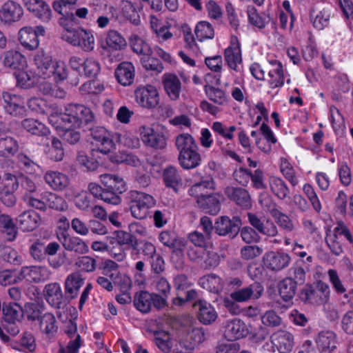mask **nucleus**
<instances>
[{
    "label": "nucleus",
    "instance_id": "obj_1",
    "mask_svg": "<svg viewBox=\"0 0 353 353\" xmlns=\"http://www.w3.org/2000/svg\"><path fill=\"white\" fill-rule=\"evenodd\" d=\"M55 119H57V121H61V123L65 125L80 127L83 124H88L92 121L94 115L90 108L83 105L70 104L65 108L63 113L52 115L50 121L53 122Z\"/></svg>",
    "mask_w": 353,
    "mask_h": 353
},
{
    "label": "nucleus",
    "instance_id": "obj_2",
    "mask_svg": "<svg viewBox=\"0 0 353 353\" xmlns=\"http://www.w3.org/2000/svg\"><path fill=\"white\" fill-rule=\"evenodd\" d=\"M130 209L133 217L143 219L149 214V210L154 207L156 201L154 197L143 192L132 190L129 193Z\"/></svg>",
    "mask_w": 353,
    "mask_h": 353
},
{
    "label": "nucleus",
    "instance_id": "obj_3",
    "mask_svg": "<svg viewBox=\"0 0 353 353\" xmlns=\"http://www.w3.org/2000/svg\"><path fill=\"white\" fill-rule=\"evenodd\" d=\"M133 303L136 309L143 314L150 312L152 306L157 310H161L168 306V301L160 297L158 293L145 290H141L135 294Z\"/></svg>",
    "mask_w": 353,
    "mask_h": 353
},
{
    "label": "nucleus",
    "instance_id": "obj_4",
    "mask_svg": "<svg viewBox=\"0 0 353 353\" xmlns=\"http://www.w3.org/2000/svg\"><path fill=\"white\" fill-rule=\"evenodd\" d=\"M19 183V180L15 175L11 173L4 174L3 186L0 188V201L6 207L12 208L15 205L17 197L14 193L18 189Z\"/></svg>",
    "mask_w": 353,
    "mask_h": 353
},
{
    "label": "nucleus",
    "instance_id": "obj_5",
    "mask_svg": "<svg viewBox=\"0 0 353 353\" xmlns=\"http://www.w3.org/2000/svg\"><path fill=\"white\" fill-rule=\"evenodd\" d=\"M241 225V220L239 216H233L231 219L227 216H222L215 221L214 230L219 236L234 238L239 232Z\"/></svg>",
    "mask_w": 353,
    "mask_h": 353
},
{
    "label": "nucleus",
    "instance_id": "obj_6",
    "mask_svg": "<svg viewBox=\"0 0 353 353\" xmlns=\"http://www.w3.org/2000/svg\"><path fill=\"white\" fill-rule=\"evenodd\" d=\"M45 28L42 26L23 27L19 32V40L21 44L28 50L37 49L39 44V36H43Z\"/></svg>",
    "mask_w": 353,
    "mask_h": 353
},
{
    "label": "nucleus",
    "instance_id": "obj_7",
    "mask_svg": "<svg viewBox=\"0 0 353 353\" xmlns=\"http://www.w3.org/2000/svg\"><path fill=\"white\" fill-rule=\"evenodd\" d=\"M90 135L97 145V150L108 154L114 149V143L110 133L103 127L95 126L90 128Z\"/></svg>",
    "mask_w": 353,
    "mask_h": 353
},
{
    "label": "nucleus",
    "instance_id": "obj_8",
    "mask_svg": "<svg viewBox=\"0 0 353 353\" xmlns=\"http://www.w3.org/2000/svg\"><path fill=\"white\" fill-rule=\"evenodd\" d=\"M263 263L272 272H279L287 268L291 261L290 255L281 251H269L263 256Z\"/></svg>",
    "mask_w": 353,
    "mask_h": 353
},
{
    "label": "nucleus",
    "instance_id": "obj_9",
    "mask_svg": "<svg viewBox=\"0 0 353 353\" xmlns=\"http://www.w3.org/2000/svg\"><path fill=\"white\" fill-rule=\"evenodd\" d=\"M134 95L137 102L143 108H154L159 103L157 90L152 85L137 88Z\"/></svg>",
    "mask_w": 353,
    "mask_h": 353
},
{
    "label": "nucleus",
    "instance_id": "obj_10",
    "mask_svg": "<svg viewBox=\"0 0 353 353\" xmlns=\"http://www.w3.org/2000/svg\"><path fill=\"white\" fill-rule=\"evenodd\" d=\"M263 290L261 283L254 281L246 287L232 292L230 297L237 302H245L250 299L256 300L262 296Z\"/></svg>",
    "mask_w": 353,
    "mask_h": 353
},
{
    "label": "nucleus",
    "instance_id": "obj_11",
    "mask_svg": "<svg viewBox=\"0 0 353 353\" xmlns=\"http://www.w3.org/2000/svg\"><path fill=\"white\" fill-rule=\"evenodd\" d=\"M43 292L46 300L53 307L63 309L66 306L68 297H64L59 283H51L47 284Z\"/></svg>",
    "mask_w": 353,
    "mask_h": 353
},
{
    "label": "nucleus",
    "instance_id": "obj_12",
    "mask_svg": "<svg viewBox=\"0 0 353 353\" xmlns=\"http://www.w3.org/2000/svg\"><path fill=\"white\" fill-rule=\"evenodd\" d=\"M273 347H276L280 353H289L294 345V337L288 331L279 330L270 336Z\"/></svg>",
    "mask_w": 353,
    "mask_h": 353
},
{
    "label": "nucleus",
    "instance_id": "obj_13",
    "mask_svg": "<svg viewBox=\"0 0 353 353\" xmlns=\"http://www.w3.org/2000/svg\"><path fill=\"white\" fill-rule=\"evenodd\" d=\"M88 190L94 198L99 199L104 202L111 205H118L121 203L120 194L111 190H105L96 183H90Z\"/></svg>",
    "mask_w": 353,
    "mask_h": 353
},
{
    "label": "nucleus",
    "instance_id": "obj_14",
    "mask_svg": "<svg viewBox=\"0 0 353 353\" xmlns=\"http://www.w3.org/2000/svg\"><path fill=\"white\" fill-rule=\"evenodd\" d=\"M141 139L147 145L155 149H163L167 145L166 138L162 133H158L150 128L141 127Z\"/></svg>",
    "mask_w": 353,
    "mask_h": 353
},
{
    "label": "nucleus",
    "instance_id": "obj_15",
    "mask_svg": "<svg viewBox=\"0 0 353 353\" xmlns=\"http://www.w3.org/2000/svg\"><path fill=\"white\" fill-rule=\"evenodd\" d=\"M26 8L43 22H48L52 18L50 6L43 0H23Z\"/></svg>",
    "mask_w": 353,
    "mask_h": 353
},
{
    "label": "nucleus",
    "instance_id": "obj_16",
    "mask_svg": "<svg viewBox=\"0 0 353 353\" xmlns=\"http://www.w3.org/2000/svg\"><path fill=\"white\" fill-rule=\"evenodd\" d=\"M23 15L21 6L15 1L6 2L0 9V20L4 23L19 21Z\"/></svg>",
    "mask_w": 353,
    "mask_h": 353
},
{
    "label": "nucleus",
    "instance_id": "obj_17",
    "mask_svg": "<svg viewBox=\"0 0 353 353\" xmlns=\"http://www.w3.org/2000/svg\"><path fill=\"white\" fill-rule=\"evenodd\" d=\"M316 343L321 353H335L337 337L332 331H322L316 338Z\"/></svg>",
    "mask_w": 353,
    "mask_h": 353
},
{
    "label": "nucleus",
    "instance_id": "obj_18",
    "mask_svg": "<svg viewBox=\"0 0 353 353\" xmlns=\"http://www.w3.org/2000/svg\"><path fill=\"white\" fill-rule=\"evenodd\" d=\"M143 8L140 0H125L123 1L122 13L132 24L139 26L141 23L139 12Z\"/></svg>",
    "mask_w": 353,
    "mask_h": 353
},
{
    "label": "nucleus",
    "instance_id": "obj_19",
    "mask_svg": "<svg viewBox=\"0 0 353 353\" xmlns=\"http://www.w3.org/2000/svg\"><path fill=\"white\" fill-rule=\"evenodd\" d=\"M59 240L66 250L79 254H83L89 251V247L85 241L78 236H71L66 233H62Z\"/></svg>",
    "mask_w": 353,
    "mask_h": 353
},
{
    "label": "nucleus",
    "instance_id": "obj_20",
    "mask_svg": "<svg viewBox=\"0 0 353 353\" xmlns=\"http://www.w3.org/2000/svg\"><path fill=\"white\" fill-rule=\"evenodd\" d=\"M198 307L197 319L204 325H210L215 321L217 313L212 305L203 299H199L193 304Z\"/></svg>",
    "mask_w": 353,
    "mask_h": 353
},
{
    "label": "nucleus",
    "instance_id": "obj_21",
    "mask_svg": "<svg viewBox=\"0 0 353 353\" xmlns=\"http://www.w3.org/2000/svg\"><path fill=\"white\" fill-rule=\"evenodd\" d=\"M41 220L37 212L32 210H28L18 216L17 222L21 230L31 232L39 226Z\"/></svg>",
    "mask_w": 353,
    "mask_h": 353
},
{
    "label": "nucleus",
    "instance_id": "obj_22",
    "mask_svg": "<svg viewBox=\"0 0 353 353\" xmlns=\"http://www.w3.org/2000/svg\"><path fill=\"white\" fill-rule=\"evenodd\" d=\"M225 194L237 205L248 208L251 206V198L248 190L240 187L227 186Z\"/></svg>",
    "mask_w": 353,
    "mask_h": 353
},
{
    "label": "nucleus",
    "instance_id": "obj_23",
    "mask_svg": "<svg viewBox=\"0 0 353 353\" xmlns=\"http://www.w3.org/2000/svg\"><path fill=\"white\" fill-rule=\"evenodd\" d=\"M4 108L7 112L13 116L23 115L25 112V102L19 96L3 93Z\"/></svg>",
    "mask_w": 353,
    "mask_h": 353
},
{
    "label": "nucleus",
    "instance_id": "obj_24",
    "mask_svg": "<svg viewBox=\"0 0 353 353\" xmlns=\"http://www.w3.org/2000/svg\"><path fill=\"white\" fill-rule=\"evenodd\" d=\"M248 218L250 225L261 234L269 237L277 235V228L273 222L267 221L263 223L258 216L250 212L248 213Z\"/></svg>",
    "mask_w": 353,
    "mask_h": 353
},
{
    "label": "nucleus",
    "instance_id": "obj_25",
    "mask_svg": "<svg viewBox=\"0 0 353 353\" xmlns=\"http://www.w3.org/2000/svg\"><path fill=\"white\" fill-rule=\"evenodd\" d=\"M248 331L245 324L238 319L227 322L224 335L229 341H235L245 336Z\"/></svg>",
    "mask_w": 353,
    "mask_h": 353
},
{
    "label": "nucleus",
    "instance_id": "obj_26",
    "mask_svg": "<svg viewBox=\"0 0 353 353\" xmlns=\"http://www.w3.org/2000/svg\"><path fill=\"white\" fill-rule=\"evenodd\" d=\"M114 74L121 85L123 86L130 85L134 82V67L130 62L123 61L119 64L115 70Z\"/></svg>",
    "mask_w": 353,
    "mask_h": 353
},
{
    "label": "nucleus",
    "instance_id": "obj_27",
    "mask_svg": "<svg viewBox=\"0 0 353 353\" xmlns=\"http://www.w3.org/2000/svg\"><path fill=\"white\" fill-rule=\"evenodd\" d=\"M188 338L190 340L188 343L185 341H181L179 345L184 348L185 353L191 352L195 347L202 343L207 339L208 334L203 327H194L188 332Z\"/></svg>",
    "mask_w": 353,
    "mask_h": 353
},
{
    "label": "nucleus",
    "instance_id": "obj_28",
    "mask_svg": "<svg viewBox=\"0 0 353 353\" xmlns=\"http://www.w3.org/2000/svg\"><path fill=\"white\" fill-rule=\"evenodd\" d=\"M162 177L166 187L178 192L183 185L182 176L176 167L169 165L163 170Z\"/></svg>",
    "mask_w": 353,
    "mask_h": 353
},
{
    "label": "nucleus",
    "instance_id": "obj_29",
    "mask_svg": "<svg viewBox=\"0 0 353 353\" xmlns=\"http://www.w3.org/2000/svg\"><path fill=\"white\" fill-rule=\"evenodd\" d=\"M268 71V83L272 88L281 87L284 83L283 66L280 62L274 60L270 61Z\"/></svg>",
    "mask_w": 353,
    "mask_h": 353
},
{
    "label": "nucleus",
    "instance_id": "obj_30",
    "mask_svg": "<svg viewBox=\"0 0 353 353\" xmlns=\"http://www.w3.org/2000/svg\"><path fill=\"white\" fill-rule=\"evenodd\" d=\"M100 181L105 190H111L121 194L126 190L125 181L118 175L103 174L100 176Z\"/></svg>",
    "mask_w": 353,
    "mask_h": 353
},
{
    "label": "nucleus",
    "instance_id": "obj_31",
    "mask_svg": "<svg viewBox=\"0 0 353 353\" xmlns=\"http://www.w3.org/2000/svg\"><path fill=\"white\" fill-rule=\"evenodd\" d=\"M45 181L55 190H62L70 183L68 176L59 172L48 171L44 175Z\"/></svg>",
    "mask_w": 353,
    "mask_h": 353
},
{
    "label": "nucleus",
    "instance_id": "obj_32",
    "mask_svg": "<svg viewBox=\"0 0 353 353\" xmlns=\"http://www.w3.org/2000/svg\"><path fill=\"white\" fill-rule=\"evenodd\" d=\"M196 203L203 211L212 215L217 214L221 209L219 196L216 194L201 196L197 199Z\"/></svg>",
    "mask_w": 353,
    "mask_h": 353
},
{
    "label": "nucleus",
    "instance_id": "obj_33",
    "mask_svg": "<svg viewBox=\"0 0 353 353\" xmlns=\"http://www.w3.org/2000/svg\"><path fill=\"white\" fill-rule=\"evenodd\" d=\"M163 84L166 93L172 100H176L180 95L181 83L179 79L173 74H165Z\"/></svg>",
    "mask_w": 353,
    "mask_h": 353
},
{
    "label": "nucleus",
    "instance_id": "obj_34",
    "mask_svg": "<svg viewBox=\"0 0 353 353\" xmlns=\"http://www.w3.org/2000/svg\"><path fill=\"white\" fill-rule=\"evenodd\" d=\"M22 272L34 283L47 281L51 276L50 270L46 266L26 267L23 268Z\"/></svg>",
    "mask_w": 353,
    "mask_h": 353
},
{
    "label": "nucleus",
    "instance_id": "obj_35",
    "mask_svg": "<svg viewBox=\"0 0 353 353\" xmlns=\"http://www.w3.org/2000/svg\"><path fill=\"white\" fill-rule=\"evenodd\" d=\"M3 63L6 68L21 70L26 65V59L19 52L9 50L4 53Z\"/></svg>",
    "mask_w": 353,
    "mask_h": 353
},
{
    "label": "nucleus",
    "instance_id": "obj_36",
    "mask_svg": "<svg viewBox=\"0 0 353 353\" xmlns=\"http://www.w3.org/2000/svg\"><path fill=\"white\" fill-rule=\"evenodd\" d=\"M278 288L281 299L284 301L288 302L294 298L296 293L297 281L292 279L291 276L286 277L279 282Z\"/></svg>",
    "mask_w": 353,
    "mask_h": 353
},
{
    "label": "nucleus",
    "instance_id": "obj_37",
    "mask_svg": "<svg viewBox=\"0 0 353 353\" xmlns=\"http://www.w3.org/2000/svg\"><path fill=\"white\" fill-rule=\"evenodd\" d=\"M178 160L180 165L185 170H190L196 168L201 161V157L198 152V149H194L183 153L179 154Z\"/></svg>",
    "mask_w": 353,
    "mask_h": 353
},
{
    "label": "nucleus",
    "instance_id": "obj_38",
    "mask_svg": "<svg viewBox=\"0 0 353 353\" xmlns=\"http://www.w3.org/2000/svg\"><path fill=\"white\" fill-rule=\"evenodd\" d=\"M83 284V279L78 272L69 274L65 281V289L67 297L70 299L77 297L80 288Z\"/></svg>",
    "mask_w": 353,
    "mask_h": 353
},
{
    "label": "nucleus",
    "instance_id": "obj_39",
    "mask_svg": "<svg viewBox=\"0 0 353 353\" xmlns=\"http://www.w3.org/2000/svg\"><path fill=\"white\" fill-rule=\"evenodd\" d=\"M199 284L203 289L214 294L219 293L223 288L221 279L214 274L202 276L199 279Z\"/></svg>",
    "mask_w": 353,
    "mask_h": 353
},
{
    "label": "nucleus",
    "instance_id": "obj_40",
    "mask_svg": "<svg viewBox=\"0 0 353 353\" xmlns=\"http://www.w3.org/2000/svg\"><path fill=\"white\" fill-rule=\"evenodd\" d=\"M19 149L16 139L10 136L0 138V157L9 158L14 156Z\"/></svg>",
    "mask_w": 353,
    "mask_h": 353
},
{
    "label": "nucleus",
    "instance_id": "obj_41",
    "mask_svg": "<svg viewBox=\"0 0 353 353\" xmlns=\"http://www.w3.org/2000/svg\"><path fill=\"white\" fill-rule=\"evenodd\" d=\"M114 234L117 245L121 247L125 245L128 248H132L137 250V253H139V241L134 235L123 230L115 231Z\"/></svg>",
    "mask_w": 353,
    "mask_h": 353
},
{
    "label": "nucleus",
    "instance_id": "obj_42",
    "mask_svg": "<svg viewBox=\"0 0 353 353\" xmlns=\"http://www.w3.org/2000/svg\"><path fill=\"white\" fill-rule=\"evenodd\" d=\"M34 61L37 68L40 70L44 75H46L52 65L55 62L52 57L48 53L43 50H39L34 55Z\"/></svg>",
    "mask_w": 353,
    "mask_h": 353
},
{
    "label": "nucleus",
    "instance_id": "obj_43",
    "mask_svg": "<svg viewBox=\"0 0 353 353\" xmlns=\"http://www.w3.org/2000/svg\"><path fill=\"white\" fill-rule=\"evenodd\" d=\"M40 329L42 332L52 336L57 332L58 326L55 316L51 313H45L39 319Z\"/></svg>",
    "mask_w": 353,
    "mask_h": 353
},
{
    "label": "nucleus",
    "instance_id": "obj_44",
    "mask_svg": "<svg viewBox=\"0 0 353 353\" xmlns=\"http://www.w3.org/2000/svg\"><path fill=\"white\" fill-rule=\"evenodd\" d=\"M270 187L274 195L281 200L287 198L290 194V190L285 183L279 177H270Z\"/></svg>",
    "mask_w": 353,
    "mask_h": 353
},
{
    "label": "nucleus",
    "instance_id": "obj_45",
    "mask_svg": "<svg viewBox=\"0 0 353 353\" xmlns=\"http://www.w3.org/2000/svg\"><path fill=\"white\" fill-rule=\"evenodd\" d=\"M22 127L30 133L43 136L48 133V129L41 122L33 119H26L22 121Z\"/></svg>",
    "mask_w": 353,
    "mask_h": 353
},
{
    "label": "nucleus",
    "instance_id": "obj_46",
    "mask_svg": "<svg viewBox=\"0 0 353 353\" xmlns=\"http://www.w3.org/2000/svg\"><path fill=\"white\" fill-rule=\"evenodd\" d=\"M176 146L179 151V154L183 152L190 151L194 149H198L195 141L192 137L189 134H181L176 138Z\"/></svg>",
    "mask_w": 353,
    "mask_h": 353
},
{
    "label": "nucleus",
    "instance_id": "obj_47",
    "mask_svg": "<svg viewBox=\"0 0 353 353\" xmlns=\"http://www.w3.org/2000/svg\"><path fill=\"white\" fill-rule=\"evenodd\" d=\"M221 256L214 251L203 252L199 266L205 270H210L219 265Z\"/></svg>",
    "mask_w": 353,
    "mask_h": 353
},
{
    "label": "nucleus",
    "instance_id": "obj_48",
    "mask_svg": "<svg viewBox=\"0 0 353 353\" xmlns=\"http://www.w3.org/2000/svg\"><path fill=\"white\" fill-rule=\"evenodd\" d=\"M225 60L228 66L236 70L237 64L241 62V50L239 46L234 47H229L225 50Z\"/></svg>",
    "mask_w": 353,
    "mask_h": 353
},
{
    "label": "nucleus",
    "instance_id": "obj_49",
    "mask_svg": "<svg viewBox=\"0 0 353 353\" xmlns=\"http://www.w3.org/2000/svg\"><path fill=\"white\" fill-rule=\"evenodd\" d=\"M23 310L21 307L16 303H10L3 306V314L6 322L14 323L19 319Z\"/></svg>",
    "mask_w": 353,
    "mask_h": 353
},
{
    "label": "nucleus",
    "instance_id": "obj_50",
    "mask_svg": "<svg viewBox=\"0 0 353 353\" xmlns=\"http://www.w3.org/2000/svg\"><path fill=\"white\" fill-rule=\"evenodd\" d=\"M300 299L305 303L316 304L321 301V296L312 285H306L299 293Z\"/></svg>",
    "mask_w": 353,
    "mask_h": 353
},
{
    "label": "nucleus",
    "instance_id": "obj_51",
    "mask_svg": "<svg viewBox=\"0 0 353 353\" xmlns=\"http://www.w3.org/2000/svg\"><path fill=\"white\" fill-rule=\"evenodd\" d=\"M79 32V44H77V46L85 52L92 51L94 47V37L91 31L81 28Z\"/></svg>",
    "mask_w": 353,
    "mask_h": 353
},
{
    "label": "nucleus",
    "instance_id": "obj_52",
    "mask_svg": "<svg viewBox=\"0 0 353 353\" xmlns=\"http://www.w3.org/2000/svg\"><path fill=\"white\" fill-rule=\"evenodd\" d=\"M106 43L110 48L115 50H121L126 46V41L116 30H110L106 37Z\"/></svg>",
    "mask_w": 353,
    "mask_h": 353
},
{
    "label": "nucleus",
    "instance_id": "obj_53",
    "mask_svg": "<svg viewBox=\"0 0 353 353\" xmlns=\"http://www.w3.org/2000/svg\"><path fill=\"white\" fill-rule=\"evenodd\" d=\"M130 45L132 50L137 54H141V56L152 54V50L150 46L137 35H132L131 37Z\"/></svg>",
    "mask_w": 353,
    "mask_h": 353
},
{
    "label": "nucleus",
    "instance_id": "obj_54",
    "mask_svg": "<svg viewBox=\"0 0 353 353\" xmlns=\"http://www.w3.org/2000/svg\"><path fill=\"white\" fill-rule=\"evenodd\" d=\"M194 32L197 39L200 41L206 39H212L214 34L212 25L207 21L199 22L195 28Z\"/></svg>",
    "mask_w": 353,
    "mask_h": 353
},
{
    "label": "nucleus",
    "instance_id": "obj_55",
    "mask_svg": "<svg viewBox=\"0 0 353 353\" xmlns=\"http://www.w3.org/2000/svg\"><path fill=\"white\" fill-rule=\"evenodd\" d=\"M0 225L3 228V232L7 235V239L8 241H13L16 237L17 232L10 216L5 214H0Z\"/></svg>",
    "mask_w": 353,
    "mask_h": 353
},
{
    "label": "nucleus",
    "instance_id": "obj_56",
    "mask_svg": "<svg viewBox=\"0 0 353 353\" xmlns=\"http://www.w3.org/2000/svg\"><path fill=\"white\" fill-rule=\"evenodd\" d=\"M45 203L46 208L49 207L59 211H63L67 208V203L65 200L61 196L53 193L45 195Z\"/></svg>",
    "mask_w": 353,
    "mask_h": 353
},
{
    "label": "nucleus",
    "instance_id": "obj_57",
    "mask_svg": "<svg viewBox=\"0 0 353 353\" xmlns=\"http://www.w3.org/2000/svg\"><path fill=\"white\" fill-rule=\"evenodd\" d=\"M54 122L58 123L59 127L65 128V130L63 131L62 134V139L64 141L73 145L78 143L80 141V132L74 129L70 128L71 125H65L63 123H61V121H57V119H56V121Z\"/></svg>",
    "mask_w": 353,
    "mask_h": 353
},
{
    "label": "nucleus",
    "instance_id": "obj_58",
    "mask_svg": "<svg viewBox=\"0 0 353 353\" xmlns=\"http://www.w3.org/2000/svg\"><path fill=\"white\" fill-rule=\"evenodd\" d=\"M205 91L210 100L215 103L221 105L227 102V97L222 90L209 85L205 87Z\"/></svg>",
    "mask_w": 353,
    "mask_h": 353
},
{
    "label": "nucleus",
    "instance_id": "obj_59",
    "mask_svg": "<svg viewBox=\"0 0 353 353\" xmlns=\"http://www.w3.org/2000/svg\"><path fill=\"white\" fill-rule=\"evenodd\" d=\"M46 76L47 77L52 76L57 81H63L68 77V72L65 65L63 62L55 61Z\"/></svg>",
    "mask_w": 353,
    "mask_h": 353
},
{
    "label": "nucleus",
    "instance_id": "obj_60",
    "mask_svg": "<svg viewBox=\"0 0 353 353\" xmlns=\"http://www.w3.org/2000/svg\"><path fill=\"white\" fill-rule=\"evenodd\" d=\"M141 63L143 67L147 70L162 72L163 66L158 59L152 57V54H145L141 57Z\"/></svg>",
    "mask_w": 353,
    "mask_h": 353
},
{
    "label": "nucleus",
    "instance_id": "obj_61",
    "mask_svg": "<svg viewBox=\"0 0 353 353\" xmlns=\"http://www.w3.org/2000/svg\"><path fill=\"white\" fill-rule=\"evenodd\" d=\"M280 169L283 176L292 185L295 186L298 184L299 181L295 175V171L286 159H281Z\"/></svg>",
    "mask_w": 353,
    "mask_h": 353
},
{
    "label": "nucleus",
    "instance_id": "obj_62",
    "mask_svg": "<svg viewBox=\"0 0 353 353\" xmlns=\"http://www.w3.org/2000/svg\"><path fill=\"white\" fill-rule=\"evenodd\" d=\"M83 71L88 78H95L100 72L99 63L92 58H88L83 61Z\"/></svg>",
    "mask_w": 353,
    "mask_h": 353
},
{
    "label": "nucleus",
    "instance_id": "obj_63",
    "mask_svg": "<svg viewBox=\"0 0 353 353\" xmlns=\"http://www.w3.org/2000/svg\"><path fill=\"white\" fill-rule=\"evenodd\" d=\"M75 264L82 271L92 272L96 269L97 261L91 256H83L77 259Z\"/></svg>",
    "mask_w": 353,
    "mask_h": 353
},
{
    "label": "nucleus",
    "instance_id": "obj_64",
    "mask_svg": "<svg viewBox=\"0 0 353 353\" xmlns=\"http://www.w3.org/2000/svg\"><path fill=\"white\" fill-rule=\"evenodd\" d=\"M263 253V249L258 245H245L240 251L241 256L246 261L259 257Z\"/></svg>",
    "mask_w": 353,
    "mask_h": 353
}]
</instances>
